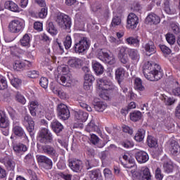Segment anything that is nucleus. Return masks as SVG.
Here are the masks:
<instances>
[{"label":"nucleus","mask_w":180,"mask_h":180,"mask_svg":"<svg viewBox=\"0 0 180 180\" xmlns=\"http://www.w3.org/2000/svg\"><path fill=\"white\" fill-rule=\"evenodd\" d=\"M143 73L144 77L149 81H159L163 75L161 66L150 61L144 63Z\"/></svg>","instance_id":"1"},{"label":"nucleus","mask_w":180,"mask_h":180,"mask_svg":"<svg viewBox=\"0 0 180 180\" xmlns=\"http://www.w3.org/2000/svg\"><path fill=\"white\" fill-rule=\"evenodd\" d=\"M55 22L63 30H70V29H71V17L65 13L58 14L55 18Z\"/></svg>","instance_id":"2"},{"label":"nucleus","mask_w":180,"mask_h":180,"mask_svg":"<svg viewBox=\"0 0 180 180\" xmlns=\"http://www.w3.org/2000/svg\"><path fill=\"white\" fill-rule=\"evenodd\" d=\"M89 49V39L86 37L80 38L77 42H76L73 46L75 53L77 54H82L85 53L86 50Z\"/></svg>","instance_id":"3"},{"label":"nucleus","mask_w":180,"mask_h":180,"mask_svg":"<svg viewBox=\"0 0 180 180\" xmlns=\"http://www.w3.org/2000/svg\"><path fill=\"white\" fill-rule=\"evenodd\" d=\"M37 140L42 144H50L53 143V134L49 129L43 128L38 133Z\"/></svg>","instance_id":"4"},{"label":"nucleus","mask_w":180,"mask_h":180,"mask_svg":"<svg viewBox=\"0 0 180 180\" xmlns=\"http://www.w3.org/2000/svg\"><path fill=\"white\" fill-rule=\"evenodd\" d=\"M97 57L105 64H109V65L116 64V58L113 55H109L108 52H105L102 49L98 51Z\"/></svg>","instance_id":"5"},{"label":"nucleus","mask_w":180,"mask_h":180,"mask_svg":"<svg viewBox=\"0 0 180 180\" xmlns=\"http://www.w3.org/2000/svg\"><path fill=\"white\" fill-rule=\"evenodd\" d=\"M57 112L58 116L61 120H68V119H70V110L65 104H58L57 107Z\"/></svg>","instance_id":"6"},{"label":"nucleus","mask_w":180,"mask_h":180,"mask_svg":"<svg viewBox=\"0 0 180 180\" xmlns=\"http://www.w3.org/2000/svg\"><path fill=\"white\" fill-rule=\"evenodd\" d=\"M24 27L23 22L19 20H13L8 24V31L11 33H19Z\"/></svg>","instance_id":"7"},{"label":"nucleus","mask_w":180,"mask_h":180,"mask_svg":"<svg viewBox=\"0 0 180 180\" xmlns=\"http://www.w3.org/2000/svg\"><path fill=\"white\" fill-rule=\"evenodd\" d=\"M37 160L39 165H43L46 169H51L53 167V161L45 155H37Z\"/></svg>","instance_id":"8"},{"label":"nucleus","mask_w":180,"mask_h":180,"mask_svg":"<svg viewBox=\"0 0 180 180\" xmlns=\"http://www.w3.org/2000/svg\"><path fill=\"white\" fill-rule=\"evenodd\" d=\"M69 167L73 172H81L84 168L82 161L77 159L70 160Z\"/></svg>","instance_id":"9"},{"label":"nucleus","mask_w":180,"mask_h":180,"mask_svg":"<svg viewBox=\"0 0 180 180\" xmlns=\"http://www.w3.org/2000/svg\"><path fill=\"white\" fill-rule=\"evenodd\" d=\"M127 47L120 46L118 48V58L122 64H127L129 63V56H127Z\"/></svg>","instance_id":"10"},{"label":"nucleus","mask_w":180,"mask_h":180,"mask_svg":"<svg viewBox=\"0 0 180 180\" xmlns=\"http://www.w3.org/2000/svg\"><path fill=\"white\" fill-rule=\"evenodd\" d=\"M24 123H27V130L30 133L31 137L34 136V121L28 115L24 117Z\"/></svg>","instance_id":"11"},{"label":"nucleus","mask_w":180,"mask_h":180,"mask_svg":"<svg viewBox=\"0 0 180 180\" xmlns=\"http://www.w3.org/2000/svg\"><path fill=\"white\" fill-rule=\"evenodd\" d=\"M139 25V17L134 13H130L127 18V27L129 29H136Z\"/></svg>","instance_id":"12"},{"label":"nucleus","mask_w":180,"mask_h":180,"mask_svg":"<svg viewBox=\"0 0 180 180\" xmlns=\"http://www.w3.org/2000/svg\"><path fill=\"white\" fill-rule=\"evenodd\" d=\"M0 162L4 164L5 167L7 168V169H8V171H13L16 165L15 161H13L12 158L8 156H6L4 158L0 159Z\"/></svg>","instance_id":"13"},{"label":"nucleus","mask_w":180,"mask_h":180,"mask_svg":"<svg viewBox=\"0 0 180 180\" xmlns=\"http://www.w3.org/2000/svg\"><path fill=\"white\" fill-rule=\"evenodd\" d=\"M29 109L32 116H36V113H41V105L39 104L38 101H31Z\"/></svg>","instance_id":"14"},{"label":"nucleus","mask_w":180,"mask_h":180,"mask_svg":"<svg viewBox=\"0 0 180 180\" xmlns=\"http://www.w3.org/2000/svg\"><path fill=\"white\" fill-rule=\"evenodd\" d=\"M135 158L139 162V164H144L147 162L150 158L148 157V153L146 151H138L135 153Z\"/></svg>","instance_id":"15"},{"label":"nucleus","mask_w":180,"mask_h":180,"mask_svg":"<svg viewBox=\"0 0 180 180\" xmlns=\"http://www.w3.org/2000/svg\"><path fill=\"white\" fill-rule=\"evenodd\" d=\"M13 150L15 154H23L27 151V146L22 143H16L15 142L12 143Z\"/></svg>","instance_id":"16"},{"label":"nucleus","mask_w":180,"mask_h":180,"mask_svg":"<svg viewBox=\"0 0 180 180\" xmlns=\"http://www.w3.org/2000/svg\"><path fill=\"white\" fill-rule=\"evenodd\" d=\"M143 49H144L145 51H146L149 56L157 53V48H155V45H154V42H153V41H149L147 43L143 44Z\"/></svg>","instance_id":"17"},{"label":"nucleus","mask_w":180,"mask_h":180,"mask_svg":"<svg viewBox=\"0 0 180 180\" xmlns=\"http://www.w3.org/2000/svg\"><path fill=\"white\" fill-rule=\"evenodd\" d=\"M12 131L15 134V136H17V137H25V139H27V136H26L23 128L16 124L15 122H13V124Z\"/></svg>","instance_id":"18"},{"label":"nucleus","mask_w":180,"mask_h":180,"mask_svg":"<svg viewBox=\"0 0 180 180\" xmlns=\"http://www.w3.org/2000/svg\"><path fill=\"white\" fill-rule=\"evenodd\" d=\"M41 150L44 154H47L51 157H56L57 155V151L56 148L50 145H42L41 146Z\"/></svg>","instance_id":"19"},{"label":"nucleus","mask_w":180,"mask_h":180,"mask_svg":"<svg viewBox=\"0 0 180 180\" xmlns=\"http://www.w3.org/2000/svg\"><path fill=\"white\" fill-rule=\"evenodd\" d=\"M95 81V77L91 73H87L84 75V88L86 91H88L92 86V82Z\"/></svg>","instance_id":"20"},{"label":"nucleus","mask_w":180,"mask_h":180,"mask_svg":"<svg viewBox=\"0 0 180 180\" xmlns=\"http://www.w3.org/2000/svg\"><path fill=\"white\" fill-rule=\"evenodd\" d=\"M146 22L148 25H158L161 22V19L155 13H151L146 17Z\"/></svg>","instance_id":"21"},{"label":"nucleus","mask_w":180,"mask_h":180,"mask_svg":"<svg viewBox=\"0 0 180 180\" xmlns=\"http://www.w3.org/2000/svg\"><path fill=\"white\" fill-rule=\"evenodd\" d=\"M57 82L63 86H68L71 84V80L67 74H64L63 75L58 76Z\"/></svg>","instance_id":"22"},{"label":"nucleus","mask_w":180,"mask_h":180,"mask_svg":"<svg viewBox=\"0 0 180 180\" xmlns=\"http://www.w3.org/2000/svg\"><path fill=\"white\" fill-rule=\"evenodd\" d=\"M124 69L123 68H118L115 70V79H117L119 85L123 82L124 80V74H125Z\"/></svg>","instance_id":"23"},{"label":"nucleus","mask_w":180,"mask_h":180,"mask_svg":"<svg viewBox=\"0 0 180 180\" xmlns=\"http://www.w3.org/2000/svg\"><path fill=\"white\" fill-rule=\"evenodd\" d=\"M0 127L1 129H8L9 127V120L6 118V115L2 110H0Z\"/></svg>","instance_id":"24"},{"label":"nucleus","mask_w":180,"mask_h":180,"mask_svg":"<svg viewBox=\"0 0 180 180\" xmlns=\"http://www.w3.org/2000/svg\"><path fill=\"white\" fill-rule=\"evenodd\" d=\"M169 150L172 155H178L180 153V146L178 142L172 141L170 143Z\"/></svg>","instance_id":"25"},{"label":"nucleus","mask_w":180,"mask_h":180,"mask_svg":"<svg viewBox=\"0 0 180 180\" xmlns=\"http://www.w3.org/2000/svg\"><path fill=\"white\" fill-rule=\"evenodd\" d=\"M75 117L77 120H79V122H86V119H88V112L82 110L75 111Z\"/></svg>","instance_id":"26"},{"label":"nucleus","mask_w":180,"mask_h":180,"mask_svg":"<svg viewBox=\"0 0 180 180\" xmlns=\"http://www.w3.org/2000/svg\"><path fill=\"white\" fill-rule=\"evenodd\" d=\"M51 127L52 130L54 131V133H56V134L61 133V131H63V129H64V127L61 122H58V120H54L51 122Z\"/></svg>","instance_id":"27"},{"label":"nucleus","mask_w":180,"mask_h":180,"mask_svg":"<svg viewBox=\"0 0 180 180\" xmlns=\"http://www.w3.org/2000/svg\"><path fill=\"white\" fill-rule=\"evenodd\" d=\"M81 64H82V60L77 58L70 59L68 61V65H70V67L72 68H79Z\"/></svg>","instance_id":"28"},{"label":"nucleus","mask_w":180,"mask_h":180,"mask_svg":"<svg viewBox=\"0 0 180 180\" xmlns=\"http://www.w3.org/2000/svg\"><path fill=\"white\" fill-rule=\"evenodd\" d=\"M6 9H9L11 12H19V6L13 1H8L5 3Z\"/></svg>","instance_id":"29"},{"label":"nucleus","mask_w":180,"mask_h":180,"mask_svg":"<svg viewBox=\"0 0 180 180\" xmlns=\"http://www.w3.org/2000/svg\"><path fill=\"white\" fill-rule=\"evenodd\" d=\"M144 137H146V130L143 129H138L134 136L136 141H138V143H141V141L144 140Z\"/></svg>","instance_id":"30"},{"label":"nucleus","mask_w":180,"mask_h":180,"mask_svg":"<svg viewBox=\"0 0 180 180\" xmlns=\"http://www.w3.org/2000/svg\"><path fill=\"white\" fill-rule=\"evenodd\" d=\"M128 55L131 60H133L134 61H137L140 58V54L139 53V51H137V49H129Z\"/></svg>","instance_id":"31"},{"label":"nucleus","mask_w":180,"mask_h":180,"mask_svg":"<svg viewBox=\"0 0 180 180\" xmlns=\"http://www.w3.org/2000/svg\"><path fill=\"white\" fill-rule=\"evenodd\" d=\"M127 44L130 46H134V47H139L140 46V39H139V37H129L126 39Z\"/></svg>","instance_id":"32"},{"label":"nucleus","mask_w":180,"mask_h":180,"mask_svg":"<svg viewBox=\"0 0 180 180\" xmlns=\"http://www.w3.org/2000/svg\"><path fill=\"white\" fill-rule=\"evenodd\" d=\"M141 180H150L151 179V174L150 173V169L148 167H144L142 169L141 176L139 177Z\"/></svg>","instance_id":"33"},{"label":"nucleus","mask_w":180,"mask_h":180,"mask_svg":"<svg viewBox=\"0 0 180 180\" xmlns=\"http://www.w3.org/2000/svg\"><path fill=\"white\" fill-rule=\"evenodd\" d=\"M93 69L97 75H102L103 74V66L98 62L93 64Z\"/></svg>","instance_id":"34"},{"label":"nucleus","mask_w":180,"mask_h":180,"mask_svg":"<svg viewBox=\"0 0 180 180\" xmlns=\"http://www.w3.org/2000/svg\"><path fill=\"white\" fill-rule=\"evenodd\" d=\"M161 99L164 102V103L165 105H167V106H171V105H174V103H175V102L176 101V100H175V98L168 97L165 94L162 95Z\"/></svg>","instance_id":"35"},{"label":"nucleus","mask_w":180,"mask_h":180,"mask_svg":"<svg viewBox=\"0 0 180 180\" xmlns=\"http://www.w3.org/2000/svg\"><path fill=\"white\" fill-rule=\"evenodd\" d=\"M89 178L91 180H98L99 179L100 176H102V174H101V170L98 169L91 170L89 172Z\"/></svg>","instance_id":"36"},{"label":"nucleus","mask_w":180,"mask_h":180,"mask_svg":"<svg viewBox=\"0 0 180 180\" xmlns=\"http://www.w3.org/2000/svg\"><path fill=\"white\" fill-rule=\"evenodd\" d=\"M134 89L136 91H143L146 88L143 86V82L140 78H136L134 82Z\"/></svg>","instance_id":"37"},{"label":"nucleus","mask_w":180,"mask_h":180,"mask_svg":"<svg viewBox=\"0 0 180 180\" xmlns=\"http://www.w3.org/2000/svg\"><path fill=\"white\" fill-rule=\"evenodd\" d=\"M21 46L23 47H30V37L29 34H25L22 38L20 39Z\"/></svg>","instance_id":"38"},{"label":"nucleus","mask_w":180,"mask_h":180,"mask_svg":"<svg viewBox=\"0 0 180 180\" xmlns=\"http://www.w3.org/2000/svg\"><path fill=\"white\" fill-rule=\"evenodd\" d=\"M142 114L140 111H135L130 113V119L132 122H139L141 119Z\"/></svg>","instance_id":"39"},{"label":"nucleus","mask_w":180,"mask_h":180,"mask_svg":"<svg viewBox=\"0 0 180 180\" xmlns=\"http://www.w3.org/2000/svg\"><path fill=\"white\" fill-rule=\"evenodd\" d=\"M147 143L148 147H150V148H153L154 147H157V140L155 139V138H154L153 136L151 135H148V138H147Z\"/></svg>","instance_id":"40"},{"label":"nucleus","mask_w":180,"mask_h":180,"mask_svg":"<svg viewBox=\"0 0 180 180\" xmlns=\"http://www.w3.org/2000/svg\"><path fill=\"white\" fill-rule=\"evenodd\" d=\"M165 172L169 174L174 171V165L171 162H166L163 165Z\"/></svg>","instance_id":"41"},{"label":"nucleus","mask_w":180,"mask_h":180,"mask_svg":"<svg viewBox=\"0 0 180 180\" xmlns=\"http://www.w3.org/2000/svg\"><path fill=\"white\" fill-rule=\"evenodd\" d=\"M86 131L89 133H91V131H98V126L95 124V122L94 121H91L86 127Z\"/></svg>","instance_id":"42"},{"label":"nucleus","mask_w":180,"mask_h":180,"mask_svg":"<svg viewBox=\"0 0 180 180\" xmlns=\"http://www.w3.org/2000/svg\"><path fill=\"white\" fill-rule=\"evenodd\" d=\"M26 65L25 63L20 60H15L13 65V69L15 70V71H20L21 70H23V68Z\"/></svg>","instance_id":"43"},{"label":"nucleus","mask_w":180,"mask_h":180,"mask_svg":"<svg viewBox=\"0 0 180 180\" xmlns=\"http://www.w3.org/2000/svg\"><path fill=\"white\" fill-rule=\"evenodd\" d=\"M94 109L97 112H103L106 109V104L103 102H98L94 105Z\"/></svg>","instance_id":"44"},{"label":"nucleus","mask_w":180,"mask_h":180,"mask_svg":"<svg viewBox=\"0 0 180 180\" xmlns=\"http://www.w3.org/2000/svg\"><path fill=\"white\" fill-rule=\"evenodd\" d=\"M101 85L105 86L104 89H110V86H112L113 84L110 81L105 80V79H100Z\"/></svg>","instance_id":"45"},{"label":"nucleus","mask_w":180,"mask_h":180,"mask_svg":"<svg viewBox=\"0 0 180 180\" xmlns=\"http://www.w3.org/2000/svg\"><path fill=\"white\" fill-rule=\"evenodd\" d=\"M48 32L50 33V34H52V36H56L57 33H58V31H57V29L54 26V24L53 22H49L48 26Z\"/></svg>","instance_id":"46"},{"label":"nucleus","mask_w":180,"mask_h":180,"mask_svg":"<svg viewBox=\"0 0 180 180\" xmlns=\"http://www.w3.org/2000/svg\"><path fill=\"white\" fill-rule=\"evenodd\" d=\"M63 44L65 46V49H66V50L71 49V44H72V39H71V36L68 35L65 37Z\"/></svg>","instance_id":"47"},{"label":"nucleus","mask_w":180,"mask_h":180,"mask_svg":"<svg viewBox=\"0 0 180 180\" xmlns=\"http://www.w3.org/2000/svg\"><path fill=\"white\" fill-rule=\"evenodd\" d=\"M11 84L14 88H19L22 85V80L19 78L14 77L11 79Z\"/></svg>","instance_id":"48"},{"label":"nucleus","mask_w":180,"mask_h":180,"mask_svg":"<svg viewBox=\"0 0 180 180\" xmlns=\"http://www.w3.org/2000/svg\"><path fill=\"white\" fill-rule=\"evenodd\" d=\"M166 40L171 46H172V44H175V36L172 34H167Z\"/></svg>","instance_id":"49"},{"label":"nucleus","mask_w":180,"mask_h":180,"mask_svg":"<svg viewBox=\"0 0 180 180\" xmlns=\"http://www.w3.org/2000/svg\"><path fill=\"white\" fill-rule=\"evenodd\" d=\"M122 23V19L119 16H114L112 18V20L111 25L113 27H116V26H119Z\"/></svg>","instance_id":"50"},{"label":"nucleus","mask_w":180,"mask_h":180,"mask_svg":"<svg viewBox=\"0 0 180 180\" xmlns=\"http://www.w3.org/2000/svg\"><path fill=\"white\" fill-rule=\"evenodd\" d=\"M39 84L44 89H47L49 86V79L46 77H41L39 81Z\"/></svg>","instance_id":"51"},{"label":"nucleus","mask_w":180,"mask_h":180,"mask_svg":"<svg viewBox=\"0 0 180 180\" xmlns=\"http://www.w3.org/2000/svg\"><path fill=\"white\" fill-rule=\"evenodd\" d=\"M8 88V82L6 79L4 77L0 78V90L4 91V89H6Z\"/></svg>","instance_id":"52"},{"label":"nucleus","mask_w":180,"mask_h":180,"mask_svg":"<svg viewBox=\"0 0 180 180\" xmlns=\"http://www.w3.org/2000/svg\"><path fill=\"white\" fill-rule=\"evenodd\" d=\"M15 99L19 102L20 103H22V105H25L26 103V99L22 94L17 93L15 96Z\"/></svg>","instance_id":"53"},{"label":"nucleus","mask_w":180,"mask_h":180,"mask_svg":"<svg viewBox=\"0 0 180 180\" xmlns=\"http://www.w3.org/2000/svg\"><path fill=\"white\" fill-rule=\"evenodd\" d=\"M24 162L25 164H32L33 162V155L32 153H28L24 158Z\"/></svg>","instance_id":"54"},{"label":"nucleus","mask_w":180,"mask_h":180,"mask_svg":"<svg viewBox=\"0 0 180 180\" xmlns=\"http://www.w3.org/2000/svg\"><path fill=\"white\" fill-rule=\"evenodd\" d=\"M27 77H29V78H37L39 77V72L36 70H30L27 72Z\"/></svg>","instance_id":"55"},{"label":"nucleus","mask_w":180,"mask_h":180,"mask_svg":"<svg viewBox=\"0 0 180 180\" xmlns=\"http://www.w3.org/2000/svg\"><path fill=\"white\" fill-rule=\"evenodd\" d=\"M159 47L164 54L169 55L171 53L170 49L165 45H159Z\"/></svg>","instance_id":"56"},{"label":"nucleus","mask_w":180,"mask_h":180,"mask_svg":"<svg viewBox=\"0 0 180 180\" xmlns=\"http://www.w3.org/2000/svg\"><path fill=\"white\" fill-rule=\"evenodd\" d=\"M34 29L38 32H41L43 30V23L37 21L34 23Z\"/></svg>","instance_id":"57"},{"label":"nucleus","mask_w":180,"mask_h":180,"mask_svg":"<svg viewBox=\"0 0 180 180\" xmlns=\"http://www.w3.org/2000/svg\"><path fill=\"white\" fill-rule=\"evenodd\" d=\"M90 141H91V143H92V144H94L95 146V145L98 144V143H99V137H98L95 134H92L91 136Z\"/></svg>","instance_id":"58"},{"label":"nucleus","mask_w":180,"mask_h":180,"mask_svg":"<svg viewBox=\"0 0 180 180\" xmlns=\"http://www.w3.org/2000/svg\"><path fill=\"white\" fill-rule=\"evenodd\" d=\"M39 16L41 19H44L47 16V9L46 8H41L39 13Z\"/></svg>","instance_id":"59"},{"label":"nucleus","mask_w":180,"mask_h":180,"mask_svg":"<svg viewBox=\"0 0 180 180\" xmlns=\"http://www.w3.org/2000/svg\"><path fill=\"white\" fill-rule=\"evenodd\" d=\"M155 178L158 180H162L164 178V175L161 174V169L160 168H157L155 170Z\"/></svg>","instance_id":"60"},{"label":"nucleus","mask_w":180,"mask_h":180,"mask_svg":"<svg viewBox=\"0 0 180 180\" xmlns=\"http://www.w3.org/2000/svg\"><path fill=\"white\" fill-rule=\"evenodd\" d=\"M86 169L89 171V169H92V168L95 167L94 163H92V160H86L85 162Z\"/></svg>","instance_id":"61"},{"label":"nucleus","mask_w":180,"mask_h":180,"mask_svg":"<svg viewBox=\"0 0 180 180\" xmlns=\"http://www.w3.org/2000/svg\"><path fill=\"white\" fill-rule=\"evenodd\" d=\"M122 130H123L124 133H128V134H130V136H131V134H133V129L130 128L129 126L124 125L122 127Z\"/></svg>","instance_id":"62"},{"label":"nucleus","mask_w":180,"mask_h":180,"mask_svg":"<svg viewBox=\"0 0 180 180\" xmlns=\"http://www.w3.org/2000/svg\"><path fill=\"white\" fill-rule=\"evenodd\" d=\"M164 5L166 13H168L169 15V13H171V8H169V1L166 0L164 3Z\"/></svg>","instance_id":"63"},{"label":"nucleus","mask_w":180,"mask_h":180,"mask_svg":"<svg viewBox=\"0 0 180 180\" xmlns=\"http://www.w3.org/2000/svg\"><path fill=\"white\" fill-rule=\"evenodd\" d=\"M103 174L105 178H106L107 179H109V178H111L112 176V171H110V169H104Z\"/></svg>","instance_id":"64"}]
</instances>
